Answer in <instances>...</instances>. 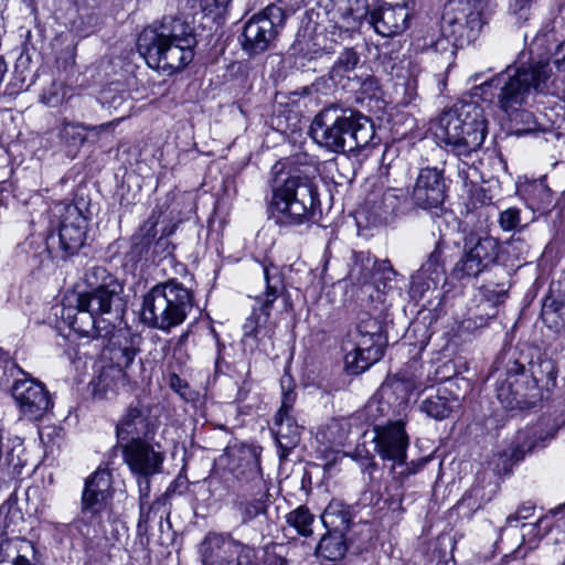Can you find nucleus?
Wrapping results in <instances>:
<instances>
[{
	"instance_id": "obj_1",
	"label": "nucleus",
	"mask_w": 565,
	"mask_h": 565,
	"mask_svg": "<svg viewBox=\"0 0 565 565\" xmlns=\"http://www.w3.org/2000/svg\"><path fill=\"white\" fill-rule=\"evenodd\" d=\"M553 83L550 62L537 61L514 71L508 67L484 85L500 89L499 106L514 124V135L521 137L533 134L540 128L534 115L520 107L527 103L532 93H547Z\"/></svg>"
},
{
	"instance_id": "obj_2",
	"label": "nucleus",
	"mask_w": 565,
	"mask_h": 565,
	"mask_svg": "<svg viewBox=\"0 0 565 565\" xmlns=\"http://www.w3.org/2000/svg\"><path fill=\"white\" fill-rule=\"evenodd\" d=\"M196 41L189 23L181 19H164L145 28L137 49L149 67L170 76L182 71L194 57Z\"/></svg>"
},
{
	"instance_id": "obj_3",
	"label": "nucleus",
	"mask_w": 565,
	"mask_h": 565,
	"mask_svg": "<svg viewBox=\"0 0 565 565\" xmlns=\"http://www.w3.org/2000/svg\"><path fill=\"white\" fill-rule=\"evenodd\" d=\"M310 134L318 145L340 153L371 146L375 139V127L371 118L356 109L332 104L316 115Z\"/></svg>"
},
{
	"instance_id": "obj_4",
	"label": "nucleus",
	"mask_w": 565,
	"mask_h": 565,
	"mask_svg": "<svg viewBox=\"0 0 565 565\" xmlns=\"http://www.w3.org/2000/svg\"><path fill=\"white\" fill-rule=\"evenodd\" d=\"M194 307L192 289L175 278L156 284L142 297L140 320L148 328L170 333Z\"/></svg>"
},
{
	"instance_id": "obj_5",
	"label": "nucleus",
	"mask_w": 565,
	"mask_h": 565,
	"mask_svg": "<svg viewBox=\"0 0 565 565\" xmlns=\"http://www.w3.org/2000/svg\"><path fill=\"white\" fill-rule=\"evenodd\" d=\"M280 163L274 166L276 173ZM270 202L273 216L277 223L302 225L313 221L319 205V195L311 179L299 170L276 179Z\"/></svg>"
},
{
	"instance_id": "obj_6",
	"label": "nucleus",
	"mask_w": 565,
	"mask_h": 565,
	"mask_svg": "<svg viewBox=\"0 0 565 565\" xmlns=\"http://www.w3.org/2000/svg\"><path fill=\"white\" fill-rule=\"evenodd\" d=\"M486 135L484 111L473 100L456 103L438 119L436 136L458 157L479 150Z\"/></svg>"
},
{
	"instance_id": "obj_7",
	"label": "nucleus",
	"mask_w": 565,
	"mask_h": 565,
	"mask_svg": "<svg viewBox=\"0 0 565 565\" xmlns=\"http://www.w3.org/2000/svg\"><path fill=\"white\" fill-rule=\"evenodd\" d=\"M481 11L476 1L450 0L441 15V35L424 38L423 46L451 58L455 47H463L476 41L482 29Z\"/></svg>"
},
{
	"instance_id": "obj_8",
	"label": "nucleus",
	"mask_w": 565,
	"mask_h": 565,
	"mask_svg": "<svg viewBox=\"0 0 565 565\" xmlns=\"http://www.w3.org/2000/svg\"><path fill=\"white\" fill-rule=\"evenodd\" d=\"M239 460L235 477L247 487L233 505L241 516L242 524H248L256 518L267 514L269 493L260 468V451L255 447L243 448Z\"/></svg>"
},
{
	"instance_id": "obj_9",
	"label": "nucleus",
	"mask_w": 565,
	"mask_h": 565,
	"mask_svg": "<svg viewBox=\"0 0 565 565\" xmlns=\"http://www.w3.org/2000/svg\"><path fill=\"white\" fill-rule=\"evenodd\" d=\"M83 296L75 292L66 295L62 301L61 319L79 337L90 339L108 338L114 330V322L105 318L113 311H102L97 303L82 301Z\"/></svg>"
},
{
	"instance_id": "obj_10",
	"label": "nucleus",
	"mask_w": 565,
	"mask_h": 565,
	"mask_svg": "<svg viewBox=\"0 0 565 565\" xmlns=\"http://www.w3.org/2000/svg\"><path fill=\"white\" fill-rule=\"evenodd\" d=\"M539 381L518 361L508 365L505 377L497 382V397L507 409L533 407L540 399Z\"/></svg>"
},
{
	"instance_id": "obj_11",
	"label": "nucleus",
	"mask_w": 565,
	"mask_h": 565,
	"mask_svg": "<svg viewBox=\"0 0 565 565\" xmlns=\"http://www.w3.org/2000/svg\"><path fill=\"white\" fill-rule=\"evenodd\" d=\"M286 19V12L276 4H269L263 11L254 14L243 29V50L250 55L269 50L284 28Z\"/></svg>"
},
{
	"instance_id": "obj_12",
	"label": "nucleus",
	"mask_w": 565,
	"mask_h": 565,
	"mask_svg": "<svg viewBox=\"0 0 565 565\" xmlns=\"http://www.w3.org/2000/svg\"><path fill=\"white\" fill-rule=\"evenodd\" d=\"M111 499V473L108 469H97L90 475L82 493L81 516L74 522L76 529L88 536L89 526L100 523V514Z\"/></svg>"
},
{
	"instance_id": "obj_13",
	"label": "nucleus",
	"mask_w": 565,
	"mask_h": 565,
	"mask_svg": "<svg viewBox=\"0 0 565 565\" xmlns=\"http://www.w3.org/2000/svg\"><path fill=\"white\" fill-rule=\"evenodd\" d=\"M199 553L202 565H257L255 547L215 532L206 534Z\"/></svg>"
},
{
	"instance_id": "obj_14",
	"label": "nucleus",
	"mask_w": 565,
	"mask_h": 565,
	"mask_svg": "<svg viewBox=\"0 0 565 565\" xmlns=\"http://www.w3.org/2000/svg\"><path fill=\"white\" fill-rule=\"evenodd\" d=\"M499 252L498 239L470 233L465 238L463 254L451 270L452 278L462 280L478 277L497 260Z\"/></svg>"
},
{
	"instance_id": "obj_15",
	"label": "nucleus",
	"mask_w": 565,
	"mask_h": 565,
	"mask_svg": "<svg viewBox=\"0 0 565 565\" xmlns=\"http://www.w3.org/2000/svg\"><path fill=\"white\" fill-rule=\"evenodd\" d=\"M84 282L87 287L82 292H75L83 296L82 301L89 305L97 303L102 311H113V307L120 300L119 295L122 286L118 279L103 266H93L84 275Z\"/></svg>"
},
{
	"instance_id": "obj_16",
	"label": "nucleus",
	"mask_w": 565,
	"mask_h": 565,
	"mask_svg": "<svg viewBox=\"0 0 565 565\" xmlns=\"http://www.w3.org/2000/svg\"><path fill=\"white\" fill-rule=\"evenodd\" d=\"M386 338L367 337L350 332L343 344L345 367L353 374L367 370L381 360L386 345Z\"/></svg>"
},
{
	"instance_id": "obj_17",
	"label": "nucleus",
	"mask_w": 565,
	"mask_h": 565,
	"mask_svg": "<svg viewBox=\"0 0 565 565\" xmlns=\"http://www.w3.org/2000/svg\"><path fill=\"white\" fill-rule=\"evenodd\" d=\"M411 0H379L369 12L370 23L382 36H395L403 33L409 23Z\"/></svg>"
},
{
	"instance_id": "obj_18",
	"label": "nucleus",
	"mask_w": 565,
	"mask_h": 565,
	"mask_svg": "<svg viewBox=\"0 0 565 565\" xmlns=\"http://www.w3.org/2000/svg\"><path fill=\"white\" fill-rule=\"evenodd\" d=\"M124 462L134 476L152 477L162 470L164 452L146 439L129 440L121 449Z\"/></svg>"
},
{
	"instance_id": "obj_19",
	"label": "nucleus",
	"mask_w": 565,
	"mask_h": 565,
	"mask_svg": "<svg viewBox=\"0 0 565 565\" xmlns=\"http://www.w3.org/2000/svg\"><path fill=\"white\" fill-rule=\"evenodd\" d=\"M290 385V379L281 380L282 399L275 417V436L281 458H285L299 444L302 429L290 415L296 402V393Z\"/></svg>"
},
{
	"instance_id": "obj_20",
	"label": "nucleus",
	"mask_w": 565,
	"mask_h": 565,
	"mask_svg": "<svg viewBox=\"0 0 565 565\" xmlns=\"http://www.w3.org/2000/svg\"><path fill=\"white\" fill-rule=\"evenodd\" d=\"M374 434L373 441L380 457L383 460L392 461V468L404 465L409 445L404 422L398 419L385 425H374Z\"/></svg>"
},
{
	"instance_id": "obj_21",
	"label": "nucleus",
	"mask_w": 565,
	"mask_h": 565,
	"mask_svg": "<svg viewBox=\"0 0 565 565\" xmlns=\"http://www.w3.org/2000/svg\"><path fill=\"white\" fill-rule=\"evenodd\" d=\"M445 276L444 243L438 241L426 262L412 276L411 297L415 300H422L429 292H435L440 281L445 280Z\"/></svg>"
},
{
	"instance_id": "obj_22",
	"label": "nucleus",
	"mask_w": 565,
	"mask_h": 565,
	"mask_svg": "<svg viewBox=\"0 0 565 565\" xmlns=\"http://www.w3.org/2000/svg\"><path fill=\"white\" fill-rule=\"evenodd\" d=\"M266 289L263 295L256 297L259 305V313L254 308L250 316L243 324L245 338H256L262 324L266 323L275 300L284 290V282L276 267L265 266L263 269Z\"/></svg>"
},
{
	"instance_id": "obj_23",
	"label": "nucleus",
	"mask_w": 565,
	"mask_h": 565,
	"mask_svg": "<svg viewBox=\"0 0 565 565\" xmlns=\"http://www.w3.org/2000/svg\"><path fill=\"white\" fill-rule=\"evenodd\" d=\"M11 394L20 411L32 420L42 418L52 407L49 392L43 384L30 377L15 380Z\"/></svg>"
},
{
	"instance_id": "obj_24",
	"label": "nucleus",
	"mask_w": 565,
	"mask_h": 565,
	"mask_svg": "<svg viewBox=\"0 0 565 565\" xmlns=\"http://www.w3.org/2000/svg\"><path fill=\"white\" fill-rule=\"evenodd\" d=\"M446 189L444 170L436 167L422 168L413 188V203L423 210L437 209L446 199Z\"/></svg>"
},
{
	"instance_id": "obj_25",
	"label": "nucleus",
	"mask_w": 565,
	"mask_h": 565,
	"mask_svg": "<svg viewBox=\"0 0 565 565\" xmlns=\"http://www.w3.org/2000/svg\"><path fill=\"white\" fill-rule=\"evenodd\" d=\"M365 204L371 213L384 222L404 214L408 210V193L399 188L374 186L366 195Z\"/></svg>"
},
{
	"instance_id": "obj_26",
	"label": "nucleus",
	"mask_w": 565,
	"mask_h": 565,
	"mask_svg": "<svg viewBox=\"0 0 565 565\" xmlns=\"http://www.w3.org/2000/svg\"><path fill=\"white\" fill-rule=\"evenodd\" d=\"M87 233V220L77 207H70L61 223L57 241L62 258L72 256L84 245Z\"/></svg>"
},
{
	"instance_id": "obj_27",
	"label": "nucleus",
	"mask_w": 565,
	"mask_h": 565,
	"mask_svg": "<svg viewBox=\"0 0 565 565\" xmlns=\"http://www.w3.org/2000/svg\"><path fill=\"white\" fill-rule=\"evenodd\" d=\"M154 424L149 417V411L142 406H130L116 426L118 439H146L153 434Z\"/></svg>"
},
{
	"instance_id": "obj_28",
	"label": "nucleus",
	"mask_w": 565,
	"mask_h": 565,
	"mask_svg": "<svg viewBox=\"0 0 565 565\" xmlns=\"http://www.w3.org/2000/svg\"><path fill=\"white\" fill-rule=\"evenodd\" d=\"M12 559V565H38L36 550L30 541L9 539L0 534V565Z\"/></svg>"
},
{
	"instance_id": "obj_29",
	"label": "nucleus",
	"mask_w": 565,
	"mask_h": 565,
	"mask_svg": "<svg viewBox=\"0 0 565 565\" xmlns=\"http://www.w3.org/2000/svg\"><path fill=\"white\" fill-rule=\"evenodd\" d=\"M383 273L384 279L391 280L396 271L388 260L377 262L369 254L360 253L355 256L354 264L350 270V278L363 286H366L374 275Z\"/></svg>"
},
{
	"instance_id": "obj_30",
	"label": "nucleus",
	"mask_w": 565,
	"mask_h": 565,
	"mask_svg": "<svg viewBox=\"0 0 565 565\" xmlns=\"http://www.w3.org/2000/svg\"><path fill=\"white\" fill-rule=\"evenodd\" d=\"M520 191L526 205L534 212L547 214L554 207L553 193L545 179L529 181L521 186Z\"/></svg>"
},
{
	"instance_id": "obj_31",
	"label": "nucleus",
	"mask_w": 565,
	"mask_h": 565,
	"mask_svg": "<svg viewBox=\"0 0 565 565\" xmlns=\"http://www.w3.org/2000/svg\"><path fill=\"white\" fill-rule=\"evenodd\" d=\"M458 406V399L447 388H438L435 394L427 396L420 405V409L427 416L441 420L450 415Z\"/></svg>"
},
{
	"instance_id": "obj_32",
	"label": "nucleus",
	"mask_w": 565,
	"mask_h": 565,
	"mask_svg": "<svg viewBox=\"0 0 565 565\" xmlns=\"http://www.w3.org/2000/svg\"><path fill=\"white\" fill-rule=\"evenodd\" d=\"M321 521L327 531L347 532L352 522V512L342 501L333 500L324 509Z\"/></svg>"
},
{
	"instance_id": "obj_33",
	"label": "nucleus",
	"mask_w": 565,
	"mask_h": 565,
	"mask_svg": "<svg viewBox=\"0 0 565 565\" xmlns=\"http://www.w3.org/2000/svg\"><path fill=\"white\" fill-rule=\"evenodd\" d=\"M345 532L327 531L321 537L317 553L329 561L342 559L348 551Z\"/></svg>"
},
{
	"instance_id": "obj_34",
	"label": "nucleus",
	"mask_w": 565,
	"mask_h": 565,
	"mask_svg": "<svg viewBox=\"0 0 565 565\" xmlns=\"http://www.w3.org/2000/svg\"><path fill=\"white\" fill-rule=\"evenodd\" d=\"M139 349L134 339L111 341L108 348L109 359L111 361L110 366L119 367L122 372H126L125 370L131 365Z\"/></svg>"
},
{
	"instance_id": "obj_35",
	"label": "nucleus",
	"mask_w": 565,
	"mask_h": 565,
	"mask_svg": "<svg viewBox=\"0 0 565 565\" xmlns=\"http://www.w3.org/2000/svg\"><path fill=\"white\" fill-rule=\"evenodd\" d=\"M285 522L296 534L310 537L313 534L315 515L306 505H299L285 515Z\"/></svg>"
},
{
	"instance_id": "obj_36",
	"label": "nucleus",
	"mask_w": 565,
	"mask_h": 565,
	"mask_svg": "<svg viewBox=\"0 0 565 565\" xmlns=\"http://www.w3.org/2000/svg\"><path fill=\"white\" fill-rule=\"evenodd\" d=\"M540 441H543V438L537 435V429L535 427L521 430L515 437V441L510 449V454H505V456H509L513 461H520L524 458V455L532 451Z\"/></svg>"
},
{
	"instance_id": "obj_37",
	"label": "nucleus",
	"mask_w": 565,
	"mask_h": 565,
	"mask_svg": "<svg viewBox=\"0 0 565 565\" xmlns=\"http://www.w3.org/2000/svg\"><path fill=\"white\" fill-rule=\"evenodd\" d=\"M128 381L126 372H122L119 367L108 365L100 371L96 380V388L99 392L107 393L117 390L119 385H126Z\"/></svg>"
},
{
	"instance_id": "obj_38",
	"label": "nucleus",
	"mask_w": 565,
	"mask_h": 565,
	"mask_svg": "<svg viewBox=\"0 0 565 565\" xmlns=\"http://www.w3.org/2000/svg\"><path fill=\"white\" fill-rule=\"evenodd\" d=\"M563 309V302L552 297H546L544 299L542 305L541 317L548 329L557 332L564 328V321L562 317Z\"/></svg>"
},
{
	"instance_id": "obj_39",
	"label": "nucleus",
	"mask_w": 565,
	"mask_h": 565,
	"mask_svg": "<svg viewBox=\"0 0 565 565\" xmlns=\"http://www.w3.org/2000/svg\"><path fill=\"white\" fill-rule=\"evenodd\" d=\"M83 126H85V124H74L64 119L58 132L62 143L68 148L83 146L88 140L87 135L83 134Z\"/></svg>"
},
{
	"instance_id": "obj_40",
	"label": "nucleus",
	"mask_w": 565,
	"mask_h": 565,
	"mask_svg": "<svg viewBox=\"0 0 565 565\" xmlns=\"http://www.w3.org/2000/svg\"><path fill=\"white\" fill-rule=\"evenodd\" d=\"M359 63V55L353 49H345L334 62L332 73L334 78L337 76L343 77L352 72Z\"/></svg>"
},
{
	"instance_id": "obj_41",
	"label": "nucleus",
	"mask_w": 565,
	"mask_h": 565,
	"mask_svg": "<svg viewBox=\"0 0 565 565\" xmlns=\"http://www.w3.org/2000/svg\"><path fill=\"white\" fill-rule=\"evenodd\" d=\"M349 435V423L347 420H332L327 425L323 436L332 446L343 445Z\"/></svg>"
},
{
	"instance_id": "obj_42",
	"label": "nucleus",
	"mask_w": 565,
	"mask_h": 565,
	"mask_svg": "<svg viewBox=\"0 0 565 565\" xmlns=\"http://www.w3.org/2000/svg\"><path fill=\"white\" fill-rule=\"evenodd\" d=\"M551 527V520L546 516L539 518L533 523L521 524V536L525 542L527 540L530 547L536 539L541 537V530L547 531Z\"/></svg>"
},
{
	"instance_id": "obj_43",
	"label": "nucleus",
	"mask_w": 565,
	"mask_h": 565,
	"mask_svg": "<svg viewBox=\"0 0 565 565\" xmlns=\"http://www.w3.org/2000/svg\"><path fill=\"white\" fill-rule=\"evenodd\" d=\"M351 332L356 334H364L367 337L386 338V335L383 333L381 322L377 319L371 317L369 313H364L359 319L354 331Z\"/></svg>"
},
{
	"instance_id": "obj_44",
	"label": "nucleus",
	"mask_w": 565,
	"mask_h": 565,
	"mask_svg": "<svg viewBox=\"0 0 565 565\" xmlns=\"http://www.w3.org/2000/svg\"><path fill=\"white\" fill-rule=\"evenodd\" d=\"M120 120L121 118L96 126L85 124V126H83V130L89 132V136L87 137L92 142H97L104 137H111L115 127L120 122Z\"/></svg>"
},
{
	"instance_id": "obj_45",
	"label": "nucleus",
	"mask_w": 565,
	"mask_h": 565,
	"mask_svg": "<svg viewBox=\"0 0 565 565\" xmlns=\"http://www.w3.org/2000/svg\"><path fill=\"white\" fill-rule=\"evenodd\" d=\"M66 97V89L62 84L53 83L45 89L41 96V100L49 107H57L63 104Z\"/></svg>"
},
{
	"instance_id": "obj_46",
	"label": "nucleus",
	"mask_w": 565,
	"mask_h": 565,
	"mask_svg": "<svg viewBox=\"0 0 565 565\" xmlns=\"http://www.w3.org/2000/svg\"><path fill=\"white\" fill-rule=\"evenodd\" d=\"M520 210L516 207H509L502 211L499 215L500 227L505 232H511L520 225Z\"/></svg>"
},
{
	"instance_id": "obj_47",
	"label": "nucleus",
	"mask_w": 565,
	"mask_h": 565,
	"mask_svg": "<svg viewBox=\"0 0 565 565\" xmlns=\"http://www.w3.org/2000/svg\"><path fill=\"white\" fill-rule=\"evenodd\" d=\"M170 387L177 392L184 401L193 402L196 393L192 391L189 384L182 380L178 374L173 373L169 377Z\"/></svg>"
},
{
	"instance_id": "obj_48",
	"label": "nucleus",
	"mask_w": 565,
	"mask_h": 565,
	"mask_svg": "<svg viewBox=\"0 0 565 565\" xmlns=\"http://www.w3.org/2000/svg\"><path fill=\"white\" fill-rule=\"evenodd\" d=\"M484 297L487 300L483 306L491 307V312H488V318H493L497 315L495 308L492 305H499L504 301L507 296V290L504 288L495 289L490 287H484Z\"/></svg>"
},
{
	"instance_id": "obj_49",
	"label": "nucleus",
	"mask_w": 565,
	"mask_h": 565,
	"mask_svg": "<svg viewBox=\"0 0 565 565\" xmlns=\"http://www.w3.org/2000/svg\"><path fill=\"white\" fill-rule=\"evenodd\" d=\"M388 403L372 398L365 405V414L369 420H371L374 425H377L376 420L383 416L388 411Z\"/></svg>"
},
{
	"instance_id": "obj_50",
	"label": "nucleus",
	"mask_w": 565,
	"mask_h": 565,
	"mask_svg": "<svg viewBox=\"0 0 565 565\" xmlns=\"http://www.w3.org/2000/svg\"><path fill=\"white\" fill-rule=\"evenodd\" d=\"M534 504L530 502L521 504L513 514L508 515L507 525L513 526L515 522L530 519L534 514Z\"/></svg>"
},
{
	"instance_id": "obj_51",
	"label": "nucleus",
	"mask_w": 565,
	"mask_h": 565,
	"mask_svg": "<svg viewBox=\"0 0 565 565\" xmlns=\"http://www.w3.org/2000/svg\"><path fill=\"white\" fill-rule=\"evenodd\" d=\"M139 510H140V513H139L137 529L140 534H146L148 532V523L151 519L153 505H149L148 502H140Z\"/></svg>"
},
{
	"instance_id": "obj_52",
	"label": "nucleus",
	"mask_w": 565,
	"mask_h": 565,
	"mask_svg": "<svg viewBox=\"0 0 565 565\" xmlns=\"http://www.w3.org/2000/svg\"><path fill=\"white\" fill-rule=\"evenodd\" d=\"M138 479V489H139V503L148 502L149 493H150V478L145 476H136Z\"/></svg>"
},
{
	"instance_id": "obj_53",
	"label": "nucleus",
	"mask_w": 565,
	"mask_h": 565,
	"mask_svg": "<svg viewBox=\"0 0 565 565\" xmlns=\"http://www.w3.org/2000/svg\"><path fill=\"white\" fill-rule=\"evenodd\" d=\"M157 221L149 218L145 224L141 226L140 232L142 233L143 239L146 241V244H149L152 238H154L157 234Z\"/></svg>"
},
{
	"instance_id": "obj_54",
	"label": "nucleus",
	"mask_w": 565,
	"mask_h": 565,
	"mask_svg": "<svg viewBox=\"0 0 565 565\" xmlns=\"http://www.w3.org/2000/svg\"><path fill=\"white\" fill-rule=\"evenodd\" d=\"M553 63L558 72H565V40L557 45Z\"/></svg>"
},
{
	"instance_id": "obj_55",
	"label": "nucleus",
	"mask_w": 565,
	"mask_h": 565,
	"mask_svg": "<svg viewBox=\"0 0 565 565\" xmlns=\"http://www.w3.org/2000/svg\"><path fill=\"white\" fill-rule=\"evenodd\" d=\"M0 366H3L6 369V371H10L11 373L13 371H17V372L25 375V373L22 371V369H20L14 362L10 361L8 352H6L2 349H0Z\"/></svg>"
},
{
	"instance_id": "obj_56",
	"label": "nucleus",
	"mask_w": 565,
	"mask_h": 565,
	"mask_svg": "<svg viewBox=\"0 0 565 565\" xmlns=\"http://www.w3.org/2000/svg\"><path fill=\"white\" fill-rule=\"evenodd\" d=\"M425 462L424 461H417V462H412L411 465H406V462L404 465H402L401 467H404L403 470H401L398 472V477L399 478H406L411 475H414L416 473L417 471H419L420 469H423Z\"/></svg>"
},
{
	"instance_id": "obj_57",
	"label": "nucleus",
	"mask_w": 565,
	"mask_h": 565,
	"mask_svg": "<svg viewBox=\"0 0 565 565\" xmlns=\"http://www.w3.org/2000/svg\"><path fill=\"white\" fill-rule=\"evenodd\" d=\"M201 1V7L204 9V10H212L213 8H221V7H225L230 0H200Z\"/></svg>"
},
{
	"instance_id": "obj_58",
	"label": "nucleus",
	"mask_w": 565,
	"mask_h": 565,
	"mask_svg": "<svg viewBox=\"0 0 565 565\" xmlns=\"http://www.w3.org/2000/svg\"><path fill=\"white\" fill-rule=\"evenodd\" d=\"M394 385L396 386V388H398L399 386H403L407 391H414V390L419 388V385L416 384L415 382H409V381L404 382L403 380L394 381Z\"/></svg>"
},
{
	"instance_id": "obj_59",
	"label": "nucleus",
	"mask_w": 565,
	"mask_h": 565,
	"mask_svg": "<svg viewBox=\"0 0 565 565\" xmlns=\"http://www.w3.org/2000/svg\"><path fill=\"white\" fill-rule=\"evenodd\" d=\"M54 242H55V236H53V235H52V236L49 238V241H47V246H49V247H51V246L54 244Z\"/></svg>"
},
{
	"instance_id": "obj_60",
	"label": "nucleus",
	"mask_w": 565,
	"mask_h": 565,
	"mask_svg": "<svg viewBox=\"0 0 565 565\" xmlns=\"http://www.w3.org/2000/svg\"><path fill=\"white\" fill-rule=\"evenodd\" d=\"M561 550H565V542L563 543V546L561 547Z\"/></svg>"
},
{
	"instance_id": "obj_61",
	"label": "nucleus",
	"mask_w": 565,
	"mask_h": 565,
	"mask_svg": "<svg viewBox=\"0 0 565 565\" xmlns=\"http://www.w3.org/2000/svg\"><path fill=\"white\" fill-rule=\"evenodd\" d=\"M563 565H565V561H564V564H563Z\"/></svg>"
}]
</instances>
